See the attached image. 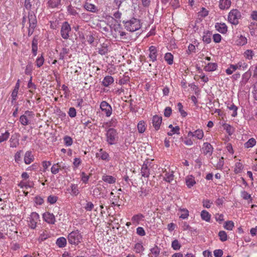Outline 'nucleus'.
<instances>
[{"mask_svg":"<svg viewBox=\"0 0 257 257\" xmlns=\"http://www.w3.org/2000/svg\"><path fill=\"white\" fill-rule=\"evenodd\" d=\"M123 23L125 28L132 32L139 30L141 27L140 21L136 18H132L129 21L123 22Z\"/></svg>","mask_w":257,"mask_h":257,"instance_id":"1","label":"nucleus"},{"mask_svg":"<svg viewBox=\"0 0 257 257\" xmlns=\"http://www.w3.org/2000/svg\"><path fill=\"white\" fill-rule=\"evenodd\" d=\"M105 136L106 141L110 145L116 144L118 138L117 131L113 128L108 129L106 131Z\"/></svg>","mask_w":257,"mask_h":257,"instance_id":"2","label":"nucleus"},{"mask_svg":"<svg viewBox=\"0 0 257 257\" xmlns=\"http://www.w3.org/2000/svg\"><path fill=\"white\" fill-rule=\"evenodd\" d=\"M68 242L71 244L77 245L82 240V236L78 230L71 232L67 236Z\"/></svg>","mask_w":257,"mask_h":257,"instance_id":"3","label":"nucleus"},{"mask_svg":"<svg viewBox=\"0 0 257 257\" xmlns=\"http://www.w3.org/2000/svg\"><path fill=\"white\" fill-rule=\"evenodd\" d=\"M241 18V14L236 9L230 11L228 15V21L231 24L236 25L238 24L239 20Z\"/></svg>","mask_w":257,"mask_h":257,"instance_id":"4","label":"nucleus"},{"mask_svg":"<svg viewBox=\"0 0 257 257\" xmlns=\"http://www.w3.org/2000/svg\"><path fill=\"white\" fill-rule=\"evenodd\" d=\"M68 170L69 166L62 162L53 164L51 169V173L54 175L58 173L60 171H62L64 173H67Z\"/></svg>","mask_w":257,"mask_h":257,"instance_id":"5","label":"nucleus"},{"mask_svg":"<svg viewBox=\"0 0 257 257\" xmlns=\"http://www.w3.org/2000/svg\"><path fill=\"white\" fill-rule=\"evenodd\" d=\"M34 114L32 111H26L25 113L20 117V121L23 125H27L30 123Z\"/></svg>","mask_w":257,"mask_h":257,"instance_id":"6","label":"nucleus"},{"mask_svg":"<svg viewBox=\"0 0 257 257\" xmlns=\"http://www.w3.org/2000/svg\"><path fill=\"white\" fill-rule=\"evenodd\" d=\"M40 221L39 215L36 212H32L28 218V226L31 229H35L37 226V224Z\"/></svg>","mask_w":257,"mask_h":257,"instance_id":"7","label":"nucleus"},{"mask_svg":"<svg viewBox=\"0 0 257 257\" xmlns=\"http://www.w3.org/2000/svg\"><path fill=\"white\" fill-rule=\"evenodd\" d=\"M28 19L29 22V27L28 29V35L31 36L34 32V30L36 27L37 20L36 17L33 13H29L28 15Z\"/></svg>","mask_w":257,"mask_h":257,"instance_id":"8","label":"nucleus"},{"mask_svg":"<svg viewBox=\"0 0 257 257\" xmlns=\"http://www.w3.org/2000/svg\"><path fill=\"white\" fill-rule=\"evenodd\" d=\"M71 30V27L67 22H64L61 28V36L64 39H68Z\"/></svg>","mask_w":257,"mask_h":257,"instance_id":"9","label":"nucleus"},{"mask_svg":"<svg viewBox=\"0 0 257 257\" xmlns=\"http://www.w3.org/2000/svg\"><path fill=\"white\" fill-rule=\"evenodd\" d=\"M100 108L101 111L104 112L106 117H109L112 114V107L106 101H102L100 103Z\"/></svg>","mask_w":257,"mask_h":257,"instance_id":"10","label":"nucleus"},{"mask_svg":"<svg viewBox=\"0 0 257 257\" xmlns=\"http://www.w3.org/2000/svg\"><path fill=\"white\" fill-rule=\"evenodd\" d=\"M95 157L99 160H101L106 162L109 161V154L102 149H99L96 153Z\"/></svg>","mask_w":257,"mask_h":257,"instance_id":"11","label":"nucleus"},{"mask_svg":"<svg viewBox=\"0 0 257 257\" xmlns=\"http://www.w3.org/2000/svg\"><path fill=\"white\" fill-rule=\"evenodd\" d=\"M151 163L148 161L144 162L142 165L141 169V174L143 177H149L150 173V168L151 167Z\"/></svg>","mask_w":257,"mask_h":257,"instance_id":"12","label":"nucleus"},{"mask_svg":"<svg viewBox=\"0 0 257 257\" xmlns=\"http://www.w3.org/2000/svg\"><path fill=\"white\" fill-rule=\"evenodd\" d=\"M213 148L212 145L208 143H204L203 145L202 151L207 157H210L213 153Z\"/></svg>","mask_w":257,"mask_h":257,"instance_id":"13","label":"nucleus"},{"mask_svg":"<svg viewBox=\"0 0 257 257\" xmlns=\"http://www.w3.org/2000/svg\"><path fill=\"white\" fill-rule=\"evenodd\" d=\"M43 218L49 224H54L56 221L54 214L49 212H46L43 214Z\"/></svg>","mask_w":257,"mask_h":257,"instance_id":"14","label":"nucleus"},{"mask_svg":"<svg viewBox=\"0 0 257 257\" xmlns=\"http://www.w3.org/2000/svg\"><path fill=\"white\" fill-rule=\"evenodd\" d=\"M188 137H195L198 140H202L204 137V132L201 129H198L194 132L189 131Z\"/></svg>","mask_w":257,"mask_h":257,"instance_id":"15","label":"nucleus"},{"mask_svg":"<svg viewBox=\"0 0 257 257\" xmlns=\"http://www.w3.org/2000/svg\"><path fill=\"white\" fill-rule=\"evenodd\" d=\"M149 57L150 58L152 62H155L157 60V57L158 56L157 50L155 46H151L149 48Z\"/></svg>","mask_w":257,"mask_h":257,"instance_id":"16","label":"nucleus"},{"mask_svg":"<svg viewBox=\"0 0 257 257\" xmlns=\"http://www.w3.org/2000/svg\"><path fill=\"white\" fill-rule=\"evenodd\" d=\"M162 117L157 115H154L152 118V123L156 130H158L162 123Z\"/></svg>","mask_w":257,"mask_h":257,"instance_id":"17","label":"nucleus"},{"mask_svg":"<svg viewBox=\"0 0 257 257\" xmlns=\"http://www.w3.org/2000/svg\"><path fill=\"white\" fill-rule=\"evenodd\" d=\"M216 30L222 34H225L227 31V27L224 23H217L215 24Z\"/></svg>","mask_w":257,"mask_h":257,"instance_id":"18","label":"nucleus"},{"mask_svg":"<svg viewBox=\"0 0 257 257\" xmlns=\"http://www.w3.org/2000/svg\"><path fill=\"white\" fill-rule=\"evenodd\" d=\"M34 160L33 155L31 151L26 152L24 157V162L26 164H31Z\"/></svg>","mask_w":257,"mask_h":257,"instance_id":"19","label":"nucleus"},{"mask_svg":"<svg viewBox=\"0 0 257 257\" xmlns=\"http://www.w3.org/2000/svg\"><path fill=\"white\" fill-rule=\"evenodd\" d=\"M83 7L86 11L92 13H96L97 11V9L94 5L88 2L84 3Z\"/></svg>","mask_w":257,"mask_h":257,"instance_id":"20","label":"nucleus"},{"mask_svg":"<svg viewBox=\"0 0 257 257\" xmlns=\"http://www.w3.org/2000/svg\"><path fill=\"white\" fill-rule=\"evenodd\" d=\"M231 5L230 0H220L219 7L221 10L228 9Z\"/></svg>","mask_w":257,"mask_h":257,"instance_id":"21","label":"nucleus"},{"mask_svg":"<svg viewBox=\"0 0 257 257\" xmlns=\"http://www.w3.org/2000/svg\"><path fill=\"white\" fill-rule=\"evenodd\" d=\"M185 181H186V184L189 188H191L192 186H193L196 184V181L195 180V178L192 175L187 176L186 177Z\"/></svg>","mask_w":257,"mask_h":257,"instance_id":"22","label":"nucleus"},{"mask_svg":"<svg viewBox=\"0 0 257 257\" xmlns=\"http://www.w3.org/2000/svg\"><path fill=\"white\" fill-rule=\"evenodd\" d=\"M218 65L216 63H208L204 68V70L207 72H212L216 70Z\"/></svg>","mask_w":257,"mask_h":257,"instance_id":"23","label":"nucleus"},{"mask_svg":"<svg viewBox=\"0 0 257 257\" xmlns=\"http://www.w3.org/2000/svg\"><path fill=\"white\" fill-rule=\"evenodd\" d=\"M114 82L113 78L111 76H105L102 81V85L105 87H108Z\"/></svg>","mask_w":257,"mask_h":257,"instance_id":"24","label":"nucleus"},{"mask_svg":"<svg viewBox=\"0 0 257 257\" xmlns=\"http://www.w3.org/2000/svg\"><path fill=\"white\" fill-rule=\"evenodd\" d=\"M235 43L238 46H243L247 43V39L245 37L240 35L237 36Z\"/></svg>","mask_w":257,"mask_h":257,"instance_id":"25","label":"nucleus"},{"mask_svg":"<svg viewBox=\"0 0 257 257\" xmlns=\"http://www.w3.org/2000/svg\"><path fill=\"white\" fill-rule=\"evenodd\" d=\"M144 216L141 213L134 215L132 218V221L133 224H139L141 221L144 220Z\"/></svg>","mask_w":257,"mask_h":257,"instance_id":"26","label":"nucleus"},{"mask_svg":"<svg viewBox=\"0 0 257 257\" xmlns=\"http://www.w3.org/2000/svg\"><path fill=\"white\" fill-rule=\"evenodd\" d=\"M70 193L71 195L76 196L79 193L78 185L75 184H71L70 186Z\"/></svg>","mask_w":257,"mask_h":257,"instance_id":"27","label":"nucleus"},{"mask_svg":"<svg viewBox=\"0 0 257 257\" xmlns=\"http://www.w3.org/2000/svg\"><path fill=\"white\" fill-rule=\"evenodd\" d=\"M227 107L228 109L232 111L231 114L232 117H234L237 116L238 108L236 105L233 103H228Z\"/></svg>","mask_w":257,"mask_h":257,"instance_id":"28","label":"nucleus"},{"mask_svg":"<svg viewBox=\"0 0 257 257\" xmlns=\"http://www.w3.org/2000/svg\"><path fill=\"white\" fill-rule=\"evenodd\" d=\"M114 31L115 32V33L114 34L115 37H117L119 36L121 39H126L125 37L126 33L124 31H121L119 26H118L115 28Z\"/></svg>","mask_w":257,"mask_h":257,"instance_id":"29","label":"nucleus"},{"mask_svg":"<svg viewBox=\"0 0 257 257\" xmlns=\"http://www.w3.org/2000/svg\"><path fill=\"white\" fill-rule=\"evenodd\" d=\"M150 256L151 257H158L160 252V249L157 246H155L150 249Z\"/></svg>","mask_w":257,"mask_h":257,"instance_id":"30","label":"nucleus"},{"mask_svg":"<svg viewBox=\"0 0 257 257\" xmlns=\"http://www.w3.org/2000/svg\"><path fill=\"white\" fill-rule=\"evenodd\" d=\"M102 179L103 181L109 184L114 183L116 181L115 178L113 176L106 175H103L102 177Z\"/></svg>","mask_w":257,"mask_h":257,"instance_id":"31","label":"nucleus"},{"mask_svg":"<svg viewBox=\"0 0 257 257\" xmlns=\"http://www.w3.org/2000/svg\"><path fill=\"white\" fill-rule=\"evenodd\" d=\"M201 219L205 221L209 222L211 218V215L206 210H203L201 212Z\"/></svg>","mask_w":257,"mask_h":257,"instance_id":"32","label":"nucleus"},{"mask_svg":"<svg viewBox=\"0 0 257 257\" xmlns=\"http://www.w3.org/2000/svg\"><path fill=\"white\" fill-rule=\"evenodd\" d=\"M56 243L59 247H64L66 246L67 243L66 239L63 237H61L57 238Z\"/></svg>","mask_w":257,"mask_h":257,"instance_id":"33","label":"nucleus"},{"mask_svg":"<svg viewBox=\"0 0 257 257\" xmlns=\"http://www.w3.org/2000/svg\"><path fill=\"white\" fill-rule=\"evenodd\" d=\"M174 176L172 171L170 172H166L164 176V180L170 183L174 180Z\"/></svg>","mask_w":257,"mask_h":257,"instance_id":"34","label":"nucleus"},{"mask_svg":"<svg viewBox=\"0 0 257 257\" xmlns=\"http://www.w3.org/2000/svg\"><path fill=\"white\" fill-rule=\"evenodd\" d=\"M179 211L180 212V218L185 219L188 217L189 211L187 209L180 208L179 209Z\"/></svg>","mask_w":257,"mask_h":257,"instance_id":"35","label":"nucleus"},{"mask_svg":"<svg viewBox=\"0 0 257 257\" xmlns=\"http://www.w3.org/2000/svg\"><path fill=\"white\" fill-rule=\"evenodd\" d=\"M61 0H48V6L51 8L58 7L60 5Z\"/></svg>","mask_w":257,"mask_h":257,"instance_id":"36","label":"nucleus"},{"mask_svg":"<svg viewBox=\"0 0 257 257\" xmlns=\"http://www.w3.org/2000/svg\"><path fill=\"white\" fill-rule=\"evenodd\" d=\"M254 53L251 50H246L243 53L244 57L247 60H250L252 59Z\"/></svg>","mask_w":257,"mask_h":257,"instance_id":"37","label":"nucleus"},{"mask_svg":"<svg viewBox=\"0 0 257 257\" xmlns=\"http://www.w3.org/2000/svg\"><path fill=\"white\" fill-rule=\"evenodd\" d=\"M134 250L136 253H140L144 250V246L141 243H137L134 246Z\"/></svg>","mask_w":257,"mask_h":257,"instance_id":"38","label":"nucleus"},{"mask_svg":"<svg viewBox=\"0 0 257 257\" xmlns=\"http://www.w3.org/2000/svg\"><path fill=\"white\" fill-rule=\"evenodd\" d=\"M165 60L169 65H172L173 63V56L170 53H167L165 56Z\"/></svg>","mask_w":257,"mask_h":257,"instance_id":"39","label":"nucleus"},{"mask_svg":"<svg viewBox=\"0 0 257 257\" xmlns=\"http://www.w3.org/2000/svg\"><path fill=\"white\" fill-rule=\"evenodd\" d=\"M69 49L66 48H63L59 54V59L64 60L65 56L69 53Z\"/></svg>","mask_w":257,"mask_h":257,"instance_id":"40","label":"nucleus"},{"mask_svg":"<svg viewBox=\"0 0 257 257\" xmlns=\"http://www.w3.org/2000/svg\"><path fill=\"white\" fill-rule=\"evenodd\" d=\"M256 144V141L253 138L249 139L247 142L244 144V147L246 148H252Z\"/></svg>","mask_w":257,"mask_h":257,"instance_id":"41","label":"nucleus"},{"mask_svg":"<svg viewBox=\"0 0 257 257\" xmlns=\"http://www.w3.org/2000/svg\"><path fill=\"white\" fill-rule=\"evenodd\" d=\"M10 134L8 131L2 133L0 135V143L6 141L10 137Z\"/></svg>","mask_w":257,"mask_h":257,"instance_id":"42","label":"nucleus"},{"mask_svg":"<svg viewBox=\"0 0 257 257\" xmlns=\"http://www.w3.org/2000/svg\"><path fill=\"white\" fill-rule=\"evenodd\" d=\"M234 226V223L232 221H227L224 223V228L228 230H232Z\"/></svg>","mask_w":257,"mask_h":257,"instance_id":"43","label":"nucleus"},{"mask_svg":"<svg viewBox=\"0 0 257 257\" xmlns=\"http://www.w3.org/2000/svg\"><path fill=\"white\" fill-rule=\"evenodd\" d=\"M49 236V232L46 230H44L40 234L39 240L41 241H43L47 239Z\"/></svg>","mask_w":257,"mask_h":257,"instance_id":"44","label":"nucleus"},{"mask_svg":"<svg viewBox=\"0 0 257 257\" xmlns=\"http://www.w3.org/2000/svg\"><path fill=\"white\" fill-rule=\"evenodd\" d=\"M243 169V166L240 162H236L235 165V168L234 171L236 174L239 173L241 172Z\"/></svg>","mask_w":257,"mask_h":257,"instance_id":"45","label":"nucleus"},{"mask_svg":"<svg viewBox=\"0 0 257 257\" xmlns=\"http://www.w3.org/2000/svg\"><path fill=\"white\" fill-rule=\"evenodd\" d=\"M98 53L101 55H105L108 52V49L106 45H102L98 48Z\"/></svg>","mask_w":257,"mask_h":257,"instance_id":"46","label":"nucleus"},{"mask_svg":"<svg viewBox=\"0 0 257 257\" xmlns=\"http://www.w3.org/2000/svg\"><path fill=\"white\" fill-rule=\"evenodd\" d=\"M237 64L239 68V70H244L246 69H247L248 67L247 64L246 62H245L243 60L239 61L237 63Z\"/></svg>","mask_w":257,"mask_h":257,"instance_id":"47","label":"nucleus"},{"mask_svg":"<svg viewBox=\"0 0 257 257\" xmlns=\"http://www.w3.org/2000/svg\"><path fill=\"white\" fill-rule=\"evenodd\" d=\"M138 129L140 133H144L146 130L145 123L144 121H140L138 124Z\"/></svg>","mask_w":257,"mask_h":257,"instance_id":"48","label":"nucleus"},{"mask_svg":"<svg viewBox=\"0 0 257 257\" xmlns=\"http://www.w3.org/2000/svg\"><path fill=\"white\" fill-rule=\"evenodd\" d=\"M171 246L173 249L177 250L180 248L181 245L179 241L177 239H175L172 242Z\"/></svg>","mask_w":257,"mask_h":257,"instance_id":"49","label":"nucleus"},{"mask_svg":"<svg viewBox=\"0 0 257 257\" xmlns=\"http://www.w3.org/2000/svg\"><path fill=\"white\" fill-rule=\"evenodd\" d=\"M180 127L178 126H176L173 128L170 132H168V135L171 136L174 134L179 135L180 134Z\"/></svg>","mask_w":257,"mask_h":257,"instance_id":"50","label":"nucleus"},{"mask_svg":"<svg viewBox=\"0 0 257 257\" xmlns=\"http://www.w3.org/2000/svg\"><path fill=\"white\" fill-rule=\"evenodd\" d=\"M44 62V58L43 56L42 55H41L40 57H38L36 60V66L38 68H40L43 65Z\"/></svg>","mask_w":257,"mask_h":257,"instance_id":"51","label":"nucleus"},{"mask_svg":"<svg viewBox=\"0 0 257 257\" xmlns=\"http://www.w3.org/2000/svg\"><path fill=\"white\" fill-rule=\"evenodd\" d=\"M219 239L222 241H225L227 239V234L224 231H220L218 233Z\"/></svg>","mask_w":257,"mask_h":257,"instance_id":"52","label":"nucleus"},{"mask_svg":"<svg viewBox=\"0 0 257 257\" xmlns=\"http://www.w3.org/2000/svg\"><path fill=\"white\" fill-rule=\"evenodd\" d=\"M58 200V197L54 195H50L47 198V201L51 204L55 203Z\"/></svg>","mask_w":257,"mask_h":257,"instance_id":"53","label":"nucleus"},{"mask_svg":"<svg viewBox=\"0 0 257 257\" xmlns=\"http://www.w3.org/2000/svg\"><path fill=\"white\" fill-rule=\"evenodd\" d=\"M102 188L100 187L95 188L93 191V195L97 197H103L100 192Z\"/></svg>","mask_w":257,"mask_h":257,"instance_id":"54","label":"nucleus"},{"mask_svg":"<svg viewBox=\"0 0 257 257\" xmlns=\"http://www.w3.org/2000/svg\"><path fill=\"white\" fill-rule=\"evenodd\" d=\"M183 105L180 102H179L178 104H177V108L179 110V111L180 112V113H181V115L183 116V117H185L186 115H187V113L186 111H185L183 109Z\"/></svg>","mask_w":257,"mask_h":257,"instance_id":"55","label":"nucleus"},{"mask_svg":"<svg viewBox=\"0 0 257 257\" xmlns=\"http://www.w3.org/2000/svg\"><path fill=\"white\" fill-rule=\"evenodd\" d=\"M64 142L65 145L67 146H70L73 143L72 138L68 136H66L64 138Z\"/></svg>","mask_w":257,"mask_h":257,"instance_id":"56","label":"nucleus"},{"mask_svg":"<svg viewBox=\"0 0 257 257\" xmlns=\"http://www.w3.org/2000/svg\"><path fill=\"white\" fill-rule=\"evenodd\" d=\"M81 181L84 183H87L89 180V179L90 178L89 176V175H87L84 172H82L81 173Z\"/></svg>","mask_w":257,"mask_h":257,"instance_id":"57","label":"nucleus"},{"mask_svg":"<svg viewBox=\"0 0 257 257\" xmlns=\"http://www.w3.org/2000/svg\"><path fill=\"white\" fill-rule=\"evenodd\" d=\"M19 89L14 88L12 92L11 97L12 99V102L14 101H16L17 99V96L18 93Z\"/></svg>","mask_w":257,"mask_h":257,"instance_id":"58","label":"nucleus"},{"mask_svg":"<svg viewBox=\"0 0 257 257\" xmlns=\"http://www.w3.org/2000/svg\"><path fill=\"white\" fill-rule=\"evenodd\" d=\"M67 11H68V12L69 13V14L71 15L76 16L78 14L76 10L73 7H72L71 6H69L67 7Z\"/></svg>","mask_w":257,"mask_h":257,"instance_id":"59","label":"nucleus"},{"mask_svg":"<svg viewBox=\"0 0 257 257\" xmlns=\"http://www.w3.org/2000/svg\"><path fill=\"white\" fill-rule=\"evenodd\" d=\"M117 123V119L113 117L108 122H107V124L110 127H115L116 126Z\"/></svg>","mask_w":257,"mask_h":257,"instance_id":"60","label":"nucleus"},{"mask_svg":"<svg viewBox=\"0 0 257 257\" xmlns=\"http://www.w3.org/2000/svg\"><path fill=\"white\" fill-rule=\"evenodd\" d=\"M68 114L71 117H74L76 115V109L74 107H70L69 109Z\"/></svg>","mask_w":257,"mask_h":257,"instance_id":"61","label":"nucleus"},{"mask_svg":"<svg viewBox=\"0 0 257 257\" xmlns=\"http://www.w3.org/2000/svg\"><path fill=\"white\" fill-rule=\"evenodd\" d=\"M241 196L245 200H248L251 198V196L245 191H242L241 192Z\"/></svg>","mask_w":257,"mask_h":257,"instance_id":"62","label":"nucleus"},{"mask_svg":"<svg viewBox=\"0 0 257 257\" xmlns=\"http://www.w3.org/2000/svg\"><path fill=\"white\" fill-rule=\"evenodd\" d=\"M224 165L223 158H220L216 165V167L218 169H221Z\"/></svg>","mask_w":257,"mask_h":257,"instance_id":"63","label":"nucleus"},{"mask_svg":"<svg viewBox=\"0 0 257 257\" xmlns=\"http://www.w3.org/2000/svg\"><path fill=\"white\" fill-rule=\"evenodd\" d=\"M140 196L144 197L146 196L149 193V190L146 188H142L140 191Z\"/></svg>","mask_w":257,"mask_h":257,"instance_id":"64","label":"nucleus"}]
</instances>
